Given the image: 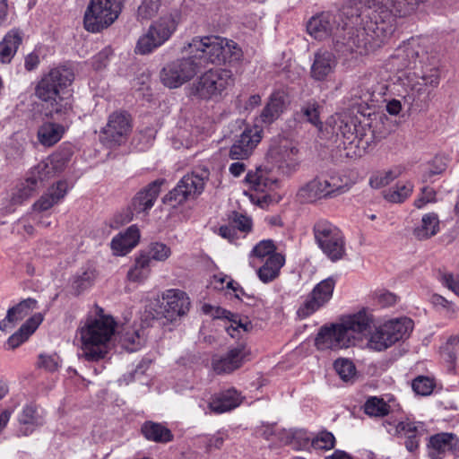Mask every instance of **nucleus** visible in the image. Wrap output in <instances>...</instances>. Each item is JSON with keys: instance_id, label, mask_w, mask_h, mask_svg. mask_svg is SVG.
<instances>
[{"instance_id": "obj_1", "label": "nucleus", "mask_w": 459, "mask_h": 459, "mask_svg": "<svg viewBox=\"0 0 459 459\" xmlns=\"http://www.w3.org/2000/svg\"><path fill=\"white\" fill-rule=\"evenodd\" d=\"M182 52L187 56L167 63L160 73V82L169 89L181 87L209 63L220 65L240 56L234 41L217 36L194 37Z\"/></svg>"}, {"instance_id": "obj_2", "label": "nucleus", "mask_w": 459, "mask_h": 459, "mask_svg": "<svg viewBox=\"0 0 459 459\" xmlns=\"http://www.w3.org/2000/svg\"><path fill=\"white\" fill-rule=\"evenodd\" d=\"M368 8L367 18L362 27L350 32L347 42L349 49L360 54L379 48L396 28V19L412 13L427 0H360Z\"/></svg>"}, {"instance_id": "obj_3", "label": "nucleus", "mask_w": 459, "mask_h": 459, "mask_svg": "<svg viewBox=\"0 0 459 459\" xmlns=\"http://www.w3.org/2000/svg\"><path fill=\"white\" fill-rule=\"evenodd\" d=\"M301 113L308 123L317 128L322 137H340L344 155L348 158L361 157L373 139L370 128L357 124L354 119L346 120L335 115L331 116L324 125L320 120V105L316 100L306 102L301 108Z\"/></svg>"}, {"instance_id": "obj_4", "label": "nucleus", "mask_w": 459, "mask_h": 459, "mask_svg": "<svg viewBox=\"0 0 459 459\" xmlns=\"http://www.w3.org/2000/svg\"><path fill=\"white\" fill-rule=\"evenodd\" d=\"M74 79L70 68L51 69L37 83L35 96L46 104L50 116H68L72 112V94L66 90Z\"/></svg>"}, {"instance_id": "obj_5", "label": "nucleus", "mask_w": 459, "mask_h": 459, "mask_svg": "<svg viewBox=\"0 0 459 459\" xmlns=\"http://www.w3.org/2000/svg\"><path fill=\"white\" fill-rule=\"evenodd\" d=\"M116 322L98 308L96 316H89L77 333L81 342L79 356L88 361H97L108 353L109 342L115 333Z\"/></svg>"}, {"instance_id": "obj_6", "label": "nucleus", "mask_w": 459, "mask_h": 459, "mask_svg": "<svg viewBox=\"0 0 459 459\" xmlns=\"http://www.w3.org/2000/svg\"><path fill=\"white\" fill-rule=\"evenodd\" d=\"M370 318L365 311L349 316L339 324L320 328L315 344L320 351L348 348L354 343L356 335L365 332Z\"/></svg>"}, {"instance_id": "obj_7", "label": "nucleus", "mask_w": 459, "mask_h": 459, "mask_svg": "<svg viewBox=\"0 0 459 459\" xmlns=\"http://www.w3.org/2000/svg\"><path fill=\"white\" fill-rule=\"evenodd\" d=\"M398 80L406 92L405 100L412 104L426 101L431 91L438 86L440 76L436 67L420 66L417 70L401 74Z\"/></svg>"}, {"instance_id": "obj_8", "label": "nucleus", "mask_w": 459, "mask_h": 459, "mask_svg": "<svg viewBox=\"0 0 459 459\" xmlns=\"http://www.w3.org/2000/svg\"><path fill=\"white\" fill-rule=\"evenodd\" d=\"M180 14L174 11L152 22L147 30L139 37L134 51L139 55H148L163 46L178 30Z\"/></svg>"}, {"instance_id": "obj_9", "label": "nucleus", "mask_w": 459, "mask_h": 459, "mask_svg": "<svg viewBox=\"0 0 459 459\" xmlns=\"http://www.w3.org/2000/svg\"><path fill=\"white\" fill-rule=\"evenodd\" d=\"M235 82L233 73L225 68L210 69L201 74L190 87L192 96L204 100L218 101Z\"/></svg>"}, {"instance_id": "obj_10", "label": "nucleus", "mask_w": 459, "mask_h": 459, "mask_svg": "<svg viewBox=\"0 0 459 459\" xmlns=\"http://www.w3.org/2000/svg\"><path fill=\"white\" fill-rule=\"evenodd\" d=\"M350 189L347 182L339 175H325L313 178L301 186L299 197L307 203L320 199H331L346 193Z\"/></svg>"}, {"instance_id": "obj_11", "label": "nucleus", "mask_w": 459, "mask_h": 459, "mask_svg": "<svg viewBox=\"0 0 459 459\" xmlns=\"http://www.w3.org/2000/svg\"><path fill=\"white\" fill-rule=\"evenodd\" d=\"M123 0H91L84 13L87 31L97 33L108 28L118 18Z\"/></svg>"}, {"instance_id": "obj_12", "label": "nucleus", "mask_w": 459, "mask_h": 459, "mask_svg": "<svg viewBox=\"0 0 459 459\" xmlns=\"http://www.w3.org/2000/svg\"><path fill=\"white\" fill-rule=\"evenodd\" d=\"M313 233L319 248L331 261L344 256L345 239L338 227L326 220H319L314 224Z\"/></svg>"}, {"instance_id": "obj_13", "label": "nucleus", "mask_w": 459, "mask_h": 459, "mask_svg": "<svg viewBox=\"0 0 459 459\" xmlns=\"http://www.w3.org/2000/svg\"><path fill=\"white\" fill-rule=\"evenodd\" d=\"M208 178L209 171L207 169H202L200 173L192 172L185 175L176 187L164 197V203L176 206L189 198L196 197L203 192Z\"/></svg>"}, {"instance_id": "obj_14", "label": "nucleus", "mask_w": 459, "mask_h": 459, "mask_svg": "<svg viewBox=\"0 0 459 459\" xmlns=\"http://www.w3.org/2000/svg\"><path fill=\"white\" fill-rule=\"evenodd\" d=\"M250 350L243 342L231 346L225 353L212 358V368L217 375H228L239 369L249 359Z\"/></svg>"}, {"instance_id": "obj_15", "label": "nucleus", "mask_w": 459, "mask_h": 459, "mask_svg": "<svg viewBox=\"0 0 459 459\" xmlns=\"http://www.w3.org/2000/svg\"><path fill=\"white\" fill-rule=\"evenodd\" d=\"M334 287L333 277H328L317 283L299 306L298 316L305 319L325 307L332 299Z\"/></svg>"}, {"instance_id": "obj_16", "label": "nucleus", "mask_w": 459, "mask_h": 459, "mask_svg": "<svg viewBox=\"0 0 459 459\" xmlns=\"http://www.w3.org/2000/svg\"><path fill=\"white\" fill-rule=\"evenodd\" d=\"M162 300L160 310L157 312V316L164 317L170 322L185 316L190 308L188 296L186 292L179 290H167L162 294Z\"/></svg>"}, {"instance_id": "obj_17", "label": "nucleus", "mask_w": 459, "mask_h": 459, "mask_svg": "<svg viewBox=\"0 0 459 459\" xmlns=\"http://www.w3.org/2000/svg\"><path fill=\"white\" fill-rule=\"evenodd\" d=\"M131 130L129 116L125 112H114L108 117L106 126L101 131V141L112 147L122 143Z\"/></svg>"}, {"instance_id": "obj_18", "label": "nucleus", "mask_w": 459, "mask_h": 459, "mask_svg": "<svg viewBox=\"0 0 459 459\" xmlns=\"http://www.w3.org/2000/svg\"><path fill=\"white\" fill-rule=\"evenodd\" d=\"M262 137L263 129L258 125L247 127L230 147V158L237 160L247 159L261 142Z\"/></svg>"}, {"instance_id": "obj_19", "label": "nucleus", "mask_w": 459, "mask_h": 459, "mask_svg": "<svg viewBox=\"0 0 459 459\" xmlns=\"http://www.w3.org/2000/svg\"><path fill=\"white\" fill-rule=\"evenodd\" d=\"M428 453L430 459H444L446 454L459 456V437L450 432H441L429 439Z\"/></svg>"}, {"instance_id": "obj_20", "label": "nucleus", "mask_w": 459, "mask_h": 459, "mask_svg": "<svg viewBox=\"0 0 459 459\" xmlns=\"http://www.w3.org/2000/svg\"><path fill=\"white\" fill-rule=\"evenodd\" d=\"M202 311L212 318L225 319L227 321L225 330L232 338H238L241 333L248 331L249 323L247 321H243L238 315L233 314L221 307L204 304Z\"/></svg>"}, {"instance_id": "obj_21", "label": "nucleus", "mask_w": 459, "mask_h": 459, "mask_svg": "<svg viewBox=\"0 0 459 459\" xmlns=\"http://www.w3.org/2000/svg\"><path fill=\"white\" fill-rule=\"evenodd\" d=\"M340 15L325 12L310 18L307 24V32L316 39H325L339 30Z\"/></svg>"}, {"instance_id": "obj_22", "label": "nucleus", "mask_w": 459, "mask_h": 459, "mask_svg": "<svg viewBox=\"0 0 459 459\" xmlns=\"http://www.w3.org/2000/svg\"><path fill=\"white\" fill-rule=\"evenodd\" d=\"M419 45L418 41L414 39H411L407 42L399 46L394 56H392V65L396 67L402 74L403 70L414 71L419 69L418 56H419Z\"/></svg>"}, {"instance_id": "obj_23", "label": "nucleus", "mask_w": 459, "mask_h": 459, "mask_svg": "<svg viewBox=\"0 0 459 459\" xmlns=\"http://www.w3.org/2000/svg\"><path fill=\"white\" fill-rule=\"evenodd\" d=\"M66 163L67 159L63 154L54 153L32 168L28 175L30 178L33 177L34 178H37L38 184L43 183L62 172L65 168Z\"/></svg>"}, {"instance_id": "obj_24", "label": "nucleus", "mask_w": 459, "mask_h": 459, "mask_svg": "<svg viewBox=\"0 0 459 459\" xmlns=\"http://www.w3.org/2000/svg\"><path fill=\"white\" fill-rule=\"evenodd\" d=\"M386 91L385 84L379 83L376 77L370 76L363 78L358 85L352 89L351 95L359 99L361 104L369 107L385 94Z\"/></svg>"}, {"instance_id": "obj_25", "label": "nucleus", "mask_w": 459, "mask_h": 459, "mask_svg": "<svg viewBox=\"0 0 459 459\" xmlns=\"http://www.w3.org/2000/svg\"><path fill=\"white\" fill-rule=\"evenodd\" d=\"M271 157L274 165L283 175H290L299 168V150L292 145H281L272 150Z\"/></svg>"}, {"instance_id": "obj_26", "label": "nucleus", "mask_w": 459, "mask_h": 459, "mask_svg": "<svg viewBox=\"0 0 459 459\" xmlns=\"http://www.w3.org/2000/svg\"><path fill=\"white\" fill-rule=\"evenodd\" d=\"M424 430V424L422 422L409 419L399 421L394 426V434L405 438V447L411 453L415 452L419 448L420 439Z\"/></svg>"}, {"instance_id": "obj_27", "label": "nucleus", "mask_w": 459, "mask_h": 459, "mask_svg": "<svg viewBox=\"0 0 459 459\" xmlns=\"http://www.w3.org/2000/svg\"><path fill=\"white\" fill-rule=\"evenodd\" d=\"M37 304L36 299L29 298L10 307L5 317L0 321V330L3 332L11 331L20 321L37 307Z\"/></svg>"}, {"instance_id": "obj_28", "label": "nucleus", "mask_w": 459, "mask_h": 459, "mask_svg": "<svg viewBox=\"0 0 459 459\" xmlns=\"http://www.w3.org/2000/svg\"><path fill=\"white\" fill-rule=\"evenodd\" d=\"M18 421L21 425L20 431L28 436L45 422L44 411L34 403L26 404L18 416Z\"/></svg>"}, {"instance_id": "obj_29", "label": "nucleus", "mask_w": 459, "mask_h": 459, "mask_svg": "<svg viewBox=\"0 0 459 459\" xmlns=\"http://www.w3.org/2000/svg\"><path fill=\"white\" fill-rule=\"evenodd\" d=\"M242 402L241 394L230 388L214 394L208 404L211 411L221 414L238 407Z\"/></svg>"}, {"instance_id": "obj_30", "label": "nucleus", "mask_w": 459, "mask_h": 459, "mask_svg": "<svg viewBox=\"0 0 459 459\" xmlns=\"http://www.w3.org/2000/svg\"><path fill=\"white\" fill-rule=\"evenodd\" d=\"M38 179L29 175L23 182L18 184L10 194L4 209L7 212L14 211L17 205L22 204L24 201L28 200L38 187Z\"/></svg>"}, {"instance_id": "obj_31", "label": "nucleus", "mask_w": 459, "mask_h": 459, "mask_svg": "<svg viewBox=\"0 0 459 459\" xmlns=\"http://www.w3.org/2000/svg\"><path fill=\"white\" fill-rule=\"evenodd\" d=\"M379 327L386 335L389 343L394 344L396 342L409 336L413 328V322L407 317L395 318L385 322Z\"/></svg>"}, {"instance_id": "obj_32", "label": "nucleus", "mask_w": 459, "mask_h": 459, "mask_svg": "<svg viewBox=\"0 0 459 459\" xmlns=\"http://www.w3.org/2000/svg\"><path fill=\"white\" fill-rule=\"evenodd\" d=\"M337 65L335 56L329 51H320L315 55L311 65V76L316 81H323L332 73Z\"/></svg>"}, {"instance_id": "obj_33", "label": "nucleus", "mask_w": 459, "mask_h": 459, "mask_svg": "<svg viewBox=\"0 0 459 459\" xmlns=\"http://www.w3.org/2000/svg\"><path fill=\"white\" fill-rule=\"evenodd\" d=\"M69 188L70 186L65 180L56 182L33 204V208L39 212L50 209L65 198Z\"/></svg>"}, {"instance_id": "obj_34", "label": "nucleus", "mask_w": 459, "mask_h": 459, "mask_svg": "<svg viewBox=\"0 0 459 459\" xmlns=\"http://www.w3.org/2000/svg\"><path fill=\"white\" fill-rule=\"evenodd\" d=\"M140 232L135 225H132L126 231L117 234L111 241V248L116 255H125L138 243Z\"/></svg>"}, {"instance_id": "obj_35", "label": "nucleus", "mask_w": 459, "mask_h": 459, "mask_svg": "<svg viewBox=\"0 0 459 459\" xmlns=\"http://www.w3.org/2000/svg\"><path fill=\"white\" fill-rule=\"evenodd\" d=\"M245 180L250 185L252 189L262 193L267 190H273L278 186V180L272 172L261 168H258L255 172L249 171Z\"/></svg>"}, {"instance_id": "obj_36", "label": "nucleus", "mask_w": 459, "mask_h": 459, "mask_svg": "<svg viewBox=\"0 0 459 459\" xmlns=\"http://www.w3.org/2000/svg\"><path fill=\"white\" fill-rule=\"evenodd\" d=\"M160 191V183L154 181L146 188L140 191L132 201V208L135 213L145 212L150 210Z\"/></svg>"}, {"instance_id": "obj_37", "label": "nucleus", "mask_w": 459, "mask_h": 459, "mask_svg": "<svg viewBox=\"0 0 459 459\" xmlns=\"http://www.w3.org/2000/svg\"><path fill=\"white\" fill-rule=\"evenodd\" d=\"M42 321L43 316L40 313H36L30 316L16 333L8 338L6 342L8 349H15L24 342L36 331Z\"/></svg>"}, {"instance_id": "obj_38", "label": "nucleus", "mask_w": 459, "mask_h": 459, "mask_svg": "<svg viewBox=\"0 0 459 459\" xmlns=\"http://www.w3.org/2000/svg\"><path fill=\"white\" fill-rule=\"evenodd\" d=\"M285 264V256L281 254L270 255L264 264L258 268L257 276L264 283L274 281L280 274L281 267Z\"/></svg>"}, {"instance_id": "obj_39", "label": "nucleus", "mask_w": 459, "mask_h": 459, "mask_svg": "<svg viewBox=\"0 0 459 459\" xmlns=\"http://www.w3.org/2000/svg\"><path fill=\"white\" fill-rule=\"evenodd\" d=\"M284 108V96L282 92H273L269 101L263 108L258 121L264 125H270L274 122L282 113Z\"/></svg>"}, {"instance_id": "obj_40", "label": "nucleus", "mask_w": 459, "mask_h": 459, "mask_svg": "<svg viewBox=\"0 0 459 459\" xmlns=\"http://www.w3.org/2000/svg\"><path fill=\"white\" fill-rule=\"evenodd\" d=\"M65 133V127L57 123L45 122L38 130V140L44 146H53L58 143Z\"/></svg>"}, {"instance_id": "obj_41", "label": "nucleus", "mask_w": 459, "mask_h": 459, "mask_svg": "<svg viewBox=\"0 0 459 459\" xmlns=\"http://www.w3.org/2000/svg\"><path fill=\"white\" fill-rule=\"evenodd\" d=\"M21 43L22 35L18 30H13L4 36L0 42V58L2 63L11 62Z\"/></svg>"}, {"instance_id": "obj_42", "label": "nucleus", "mask_w": 459, "mask_h": 459, "mask_svg": "<svg viewBox=\"0 0 459 459\" xmlns=\"http://www.w3.org/2000/svg\"><path fill=\"white\" fill-rule=\"evenodd\" d=\"M439 231L438 216L434 213L423 215L420 223L414 229V235L419 239H427Z\"/></svg>"}, {"instance_id": "obj_43", "label": "nucleus", "mask_w": 459, "mask_h": 459, "mask_svg": "<svg viewBox=\"0 0 459 459\" xmlns=\"http://www.w3.org/2000/svg\"><path fill=\"white\" fill-rule=\"evenodd\" d=\"M140 254L145 256L150 263L152 261L165 262L170 257L172 251L170 247L165 243L155 241L150 243Z\"/></svg>"}, {"instance_id": "obj_44", "label": "nucleus", "mask_w": 459, "mask_h": 459, "mask_svg": "<svg viewBox=\"0 0 459 459\" xmlns=\"http://www.w3.org/2000/svg\"><path fill=\"white\" fill-rule=\"evenodd\" d=\"M144 437L155 442H169L172 439V434L169 429L160 423L146 422L142 427Z\"/></svg>"}, {"instance_id": "obj_45", "label": "nucleus", "mask_w": 459, "mask_h": 459, "mask_svg": "<svg viewBox=\"0 0 459 459\" xmlns=\"http://www.w3.org/2000/svg\"><path fill=\"white\" fill-rule=\"evenodd\" d=\"M151 273V263L139 253L134 265L127 273V278L131 281L143 282Z\"/></svg>"}, {"instance_id": "obj_46", "label": "nucleus", "mask_w": 459, "mask_h": 459, "mask_svg": "<svg viewBox=\"0 0 459 459\" xmlns=\"http://www.w3.org/2000/svg\"><path fill=\"white\" fill-rule=\"evenodd\" d=\"M120 342L126 351L133 352L143 346L144 340L139 331L126 327L120 333Z\"/></svg>"}, {"instance_id": "obj_47", "label": "nucleus", "mask_w": 459, "mask_h": 459, "mask_svg": "<svg viewBox=\"0 0 459 459\" xmlns=\"http://www.w3.org/2000/svg\"><path fill=\"white\" fill-rule=\"evenodd\" d=\"M412 189L411 183H398L385 194V198L392 203H402L411 195Z\"/></svg>"}, {"instance_id": "obj_48", "label": "nucleus", "mask_w": 459, "mask_h": 459, "mask_svg": "<svg viewBox=\"0 0 459 459\" xmlns=\"http://www.w3.org/2000/svg\"><path fill=\"white\" fill-rule=\"evenodd\" d=\"M278 254L276 252V246L271 239H264L258 242L251 250L249 254L250 259H258L263 261L270 255Z\"/></svg>"}, {"instance_id": "obj_49", "label": "nucleus", "mask_w": 459, "mask_h": 459, "mask_svg": "<svg viewBox=\"0 0 459 459\" xmlns=\"http://www.w3.org/2000/svg\"><path fill=\"white\" fill-rule=\"evenodd\" d=\"M389 405L381 398L370 397L364 405L366 414L373 417H383L389 412Z\"/></svg>"}, {"instance_id": "obj_50", "label": "nucleus", "mask_w": 459, "mask_h": 459, "mask_svg": "<svg viewBox=\"0 0 459 459\" xmlns=\"http://www.w3.org/2000/svg\"><path fill=\"white\" fill-rule=\"evenodd\" d=\"M333 367L343 381L349 382L355 377L356 368L351 360L348 359H338L335 360Z\"/></svg>"}, {"instance_id": "obj_51", "label": "nucleus", "mask_w": 459, "mask_h": 459, "mask_svg": "<svg viewBox=\"0 0 459 459\" xmlns=\"http://www.w3.org/2000/svg\"><path fill=\"white\" fill-rule=\"evenodd\" d=\"M95 280V273L92 270H86L81 274L74 276L72 287L77 294L89 289Z\"/></svg>"}, {"instance_id": "obj_52", "label": "nucleus", "mask_w": 459, "mask_h": 459, "mask_svg": "<svg viewBox=\"0 0 459 459\" xmlns=\"http://www.w3.org/2000/svg\"><path fill=\"white\" fill-rule=\"evenodd\" d=\"M400 174L401 171L398 169L379 172L370 178L369 184L373 188H380L391 183Z\"/></svg>"}, {"instance_id": "obj_53", "label": "nucleus", "mask_w": 459, "mask_h": 459, "mask_svg": "<svg viewBox=\"0 0 459 459\" xmlns=\"http://www.w3.org/2000/svg\"><path fill=\"white\" fill-rule=\"evenodd\" d=\"M160 6V0H143L137 10L139 20H150L158 13Z\"/></svg>"}, {"instance_id": "obj_54", "label": "nucleus", "mask_w": 459, "mask_h": 459, "mask_svg": "<svg viewBox=\"0 0 459 459\" xmlns=\"http://www.w3.org/2000/svg\"><path fill=\"white\" fill-rule=\"evenodd\" d=\"M368 345L372 350L381 351L392 346L393 343H389V340L386 339V335L384 334L383 331L378 326L371 333Z\"/></svg>"}, {"instance_id": "obj_55", "label": "nucleus", "mask_w": 459, "mask_h": 459, "mask_svg": "<svg viewBox=\"0 0 459 459\" xmlns=\"http://www.w3.org/2000/svg\"><path fill=\"white\" fill-rule=\"evenodd\" d=\"M311 445L315 449L331 450L335 446V437L329 431H321L312 439Z\"/></svg>"}, {"instance_id": "obj_56", "label": "nucleus", "mask_w": 459, "mask_h": 459, "mask_svg": "<svg viewBox=\"0 0 459 459\" xmlns=\"http://www.w3.org/2000/svg\"><path fill=\"white\" fill-rule=\"evenodd\" d=\"M430 302L437 310L444 312L447 316H454L457 311L455 306L441 295H432L430 298Z\"/></svg>"}, {"instance_id": "obj_57", "label": "nucleus", "mask_w": 459, "mask_h": 459, "mask_svg": "<svg viewBox=\"0 0 459 459\" xmlns=\"http://www.w3.org/2000/svg\"><path fill=\"white\" fill-rule=\"evenodd\" d=\"M433 387V381L427 377H418L412 382L413 391L420 395H428L431 394Z\"/></svg>"}, {"instance_id": "obj_58", "label": "nucleus", "mask_w": 459, "mask_h": 459, "mask_svg": "<svg viewBox=\"0 0 459 459\" xmlns=\"http://www.w3.org/2000/svg\"><path fill=\"white\" fill-rule=\"evenodd\" d=\"M235 230H239L243 233H247L251 230L252 221L251 219L241 213L235 212L230 221Z\"/></svg>"}, {"instance_id": "obj_59", "label": "nucleus", "mask_w": 459, "mask_h": 459, "mask_svg": "<svg viewBox=\"0 0 459 459\" xmlns=\"http://www.w3.org/2000/svg\"><path fill=\"white\" fill-rule=\"evenodd\" d=\"M193 140L189 137L186 130L178 129L177 134L172 138V145L175 149L181 147L189 148Z\"/></svg>"}, {"instance_id": "obj_60", "label": "nucleus", "mask_w": 459, "mask_h": 459, "mask_svg": "<svg viewBox=\"0 0 459 459\" xmlns=\"http://www.w3.org/2000/svg\"><path fill=\"white\" fill-rule=\"evenodd\" d=\"M440 281L444 286L459 297V278L449 273L440 275Z\"/></svg>"}, {"instance_id": "obj_61", "label": "nucleus", "mask_w": 459, "mask_h": 459, "mask_svg": "<svg viewBox=\"0 0 459 459\" xmlns=\"http://www.w3.org/2000/svg\"><path fill=\"white\" fill-rule=\"evenodd\" d=\"M39 365L48 371H55L59 367V358L54 355H40Z\"/></svg>"}, {"instance_id": "obj_62", "label": "nucleus", "mask_w": 459, "mask_h": 459, "mask_svg": "<svg viewBox=\"0 0 459 459\" xmlns=\"http://www.w3.org/2000/svg\"><path fill=\"white\" fill-rule=\"evenodd\" d=\"M435 191L431 187H424L422 189L421 195L415 200V206L417 208H422L426 204L435 201Z\"/></svg>"}, {"instance_id": "obj_63", "label": "nucleus", "mask_w": 459, "mask_h": 459, "mask_svg": "<svg viewBox=\"0 0 459 459\" xmlns=\"http://www.w3.org/2000/svg\"><path fill=\"white\" fill-rule=\"evenodd\" d=\"M221 238L227 239L229 242L233 243L238 239V233L232 224L221 226L216 231Z\"/></svg>"}, {"instance_id": "obj_64", "label": "nucleus", "mask_w": 459, "mask_h": 459, "mask_svg": "<svg viewBox=\"0 0 459 459\" xmlns=\"http://www.w3.org/2000/svg\"><path fill=\"white\" fill-rule=\"evenodd\" d=\"M446 160L444 157H435L429 169L430 175H438L446 170Z\"/></svg>"}]
</instances>
